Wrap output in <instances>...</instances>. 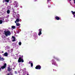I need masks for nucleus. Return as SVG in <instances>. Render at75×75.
<instances>
[{
	"label": "nucleus",
	"mask_w": 75,
	"mask_h": 75,
	"mask_svg": "<svg viewBox=\"0 0 75 75\" xmlns=\"http://www.w3.org/2000/svg\"><path fill=\"white\" fill-rule=\"evenodd\" d=\"M30 64H31V67H32L33 66V63H30Z\"/></svg>",
	"instance_id": "nucleus-19"
},
{
	"label": "nucleus",
	"mask_w": 75,
	"mask_h": 75,
	"mask_svg": "<svg viewBox=\"0 0 75 75\" xmlns=\"http://www.w3.org/2000/svg\"><path fill=\"white\" fill-rule=\"evenodd\" d=\"M15 73L16 74H17V71H15Z\"/></svg>",
	"instance_id": "nucleus-26"
},
{
	"label": "nucleus",
	"mask_w": 75,
	"mask_h": 75,
	"mask_svg": "<svg viewBox=\"0 0 75 75\" xmlns=\"http://www.w3.org/2000/svg\"><path fill=\"white\" fill-rule=\"evenodd\" d=\"M7 13L8 14H10V10H8L7 11Z\"/></svg>",
	"instance_id": "nucleus-17"
},
{
	"label": "nucleus",
	"mask_w": 75,
	"mask_h": 75,
	"mask_svg": "<svg viewBox=\"0 0 75 75\" xmlns=\"http://www.w3.org/2000/svg\"><path fill=\"white\" fill-rule=\"evenodd\" d=\"M7 75H10V74H7ZM11 75H13V74H11Z\"/></svg>",
	"instance_id": "nucleus-23"
},
{
	"label": "nucleus",
	"mask_w": 75,
	"mask_h": 75,
	"mask_svg": "<svg viewBox=\"0 0 75 75\" xmlns=\"http://www.w3.org/2000/svg\"><path fill=\"white\" fill-rule=\"evenodd\" d=\"M39 33L38 34V35L40 36L41 34H42V33H41V31H42V29H40L39 30Z\"/></svg>",
	"instance_id": "nucleus-5"
},
{
	"label": "nucleus",
	"mask_w": 75,
	"mask_h": 75,
	"mask_svg": "<svg viewBox=\"0 0 75 75\" xmlns=\"http://www.w3.org/2000/svg\"><path fill=\"white\" fill-rule=\"evenodd\" d=\"M22 59L21 58V57H19L18 60V62H21V61L22 60Z\"/></svg>",
	"instance_id": "nucleus-8"
},
{
	"label": "nucleus",
	"mask_w": 75,
	"mask_h": 75,
	"mask_svg": "<svg viewBox=\"0 0 75 75\" xmlns=\"http://www.w3.org/2000/svg\"><path fill=\"white\" fill-rule=\"evenodd\" d=\"M53 58H54V59H56V58H55V57H53Z\"/></svg>",
	"instance_id": "nucleus-29"
},
{
	"label": "nucleus",
	"mask_w": 75,
	"mask_h": 75,
	"mask_svg": "<svg viewBox=\"0 0 75 75\" xmlns=\"http://www.w3.org/2000/svg\"><path fill=\"white\" fill-rule=\"evenodd\" d=\"M41 67L40 65H38L36 66V67H35V69H41Z\"/></svg>",
	"instance_id": "nucleus-3"
},
{
	"label": "nucleus",
	"mask_w": 75,
	"mask_h": 75,
	"mask_svg": "<svg viewBox=\"0 0 75 75\" xmlns=\"http://www.w3.org/2000/svg\"><path fill=\"white\" fill-rule=\"evenodd\" d=\"M21 62H24V60L23 59L21 60Z\"/></svg>",
	"instance_id": "nucleus-22"
},
{
	"label": "nucleus",
	"mask_w": 75,
	"mask_h": 75,
	"mask_svg": "<svg viewBox=\"0 0 75 75\" xmlns=\"http://www.w3.org/2000/svg\"><path fill=\"white\" fill-rule=\"evenodd\" d=\"M19 45H21V42H19Z\"/></svg>",
	"instance_id": "nucleus-21"
},
{
	"label": "nucleus",
	"mask_w": 75,
	"mask_h": 75,
	"mask_svg": "<svg viewBox=\"0 0 75 75\" xmlns=\"http://www.w3.org/2000/svg\"><path fill=\"white\" fill-rule=\"evenodd\" d=\"M5 2V1H4V0H3V3H4Z\"/></svg>",
	"instance_id": "nucleus-28"
},
{
	"label": "nucleus",
	"mask_w": 75,
	"mask_h": 75,
	"mask_svg": "<svg viewBox=\"0 0 75 75\" xmlns=\"http://www.w3.org/2000/svg\"><path fill=\"white\" fill-rule=\"evenodd\" d=\"M1 71V68H0V71Z\"/></svg>",
	"instance_id": "nucleus-32"
},
{
	"label": "nucleus",
	"mask_w": 75,
	"mask_h": 75,
	"mask_svg": "<svg viewBox=\"0 0 75 75\" xmlns=\"http://www.w3.org/2000/svg\"><path fill=\"white\" fill-rule=\"evenodd\" d=\"M52 61V65H56V66H57L58 65L56 63V62H54L55 60L54 59H53Z\"/></svg>",
	"instance_id": "nucleus-2"
},
{
	"label": "nucleus",
	"mask_w": 75,
	"mask_h": 75,
	"mask_svg": "<svg viewBox=\"0 0 75 75\" xmlns=\"http://www.w3.org/2000/svg\"><path fill=\"white\" fill-rule=\"evenodd\" d=\"M4 54V56L5 57H7V56H8V53L7 52H5V53Z\"/></svg>",
	"instance_id": "nucleus-12"
},
{
	"label": "nucleus",
	"mask_w": 75,
	"mask_h": 75,
	"mask_svg": "<svg viewBox=\"0 0 75 75\" xmlns=\"http://www.w3.org/2000/svg\"><path fill=\"white\" fill-rule=\"evenodd\" d=\"M3 23V21L0 20V24H2Z\"/></svg>",
	"instance_id": "nucleus-18"
},
{
	"label": "nucleus",
	"mask_w": 75,
	"mask_h": 75,
	"mask_svg": "<svg viewBox=\"0 0 75 75\" xmlns=\"http://www.w3.org/2000/svg\"><path fill=\"white\" fill-rule=\"evenodd\" d=\"M20 21V18H16V21H15V23H16L17 22L18 23V22H19Z\"/></svg>",
	"instance_id": "nucleus-6"
},
{
	"label": "nucleus",
	"mask_w": 75,
	"mask_h": 75,
	"mask_svg": "<svg viewBox=\"0 0 75 75\" xmlns=\"http://www.w3.org/2000/svg\"><path fill=\"white\" fill-rule=\"evenodd\" d=\"M32 62L31 61H30L29 62V64H31Z\"/></svg>",
	"instance_id": "nucleus-25"
},
{
	"label": "nucleus",
	"mask_w": 75,
	"mask_h": 75,
	"mask_svg": "<svg viewBox=\"0 0 75 75\" xmlns=\"http://www.w3.org/2000/svg\"><path fill=\"white\" fill-rule=\"evenodd\" d=\"M12 28H13V29H14L16 28V26H11Z\"/></svg>",
	"instance_id": "nucleus-15"
},
{
	"label": "nucleus",
	"mask_w": 75,
	"mask_h": 75,
	"mask_svg": "<svg viewBox=\"0 0 75 75\" xmlns=\"http://www.w3.org/2000/svg\"><path fill=\"white\" fill-rule=\"evenodd\" d=\"M12 38L13 39V40H12V41L14 42L16 41V38L14 37V36H12Z\"/></svg>",
	"instance_id": "nucleus-7"
},
{
	"label": "nucleus",
	"mask_w": 75,
	"mask_h": 75,
	"mask_svg": "<svg viewBox=\"0 0 75 75\" xmlns=\"http://www.w3.org/2000/svg\"><path fill=\"white\" fill-rule=\"evenodd\" d=\"M4 33L6 37H7L8 35L9 36L11 35V33L9 30H5Z\"/></svg>",
	"instance_id": "nucleus-1"
},
{
	"label": "nucleus",
	"mask_w": 75,
	"mask_h": 75,
	"mask_svg": "<svg viewBox=\"0 0 75 75\" xmlns=\"http://www.w3.org/2000/svg\"><path fill=\"white\" fill-rule=\"evenodd\" d=\"M48 7H51V6H48Z\"/></svg>",
	"instance_id": "nucleus-30"
},
{
	"label": "nucleus",
	"mask_w": 75,
	"mask_h": 75,
	"mask_svg": "<svg viewBox=\"0 0 75 75\" xmlns=\"http://www.w3.org/2000/svg\"><path fill=\"white\" fill-rule=\"evenodd\" d=\"M50 0H47V2L48 3L50 1Z\"/></svg>",
	"instance_id": "nucleus-27"
},
{
	"label": "nucleus",
	"mask_w": 75,
	"mask_h": 75,
	"mask_svg": "<svg viewBox=\"0 0 75 75\" xmlns=\"http://www.w3.org/2000/svg\"><path fill=\"white\" fill-rule=\"evenodd\" d=\"M56 59L57 61H59V59L57 58H56Z\"/></svg>",
	"instance_id": "nucleus-20"
},
{
	"label": "nucleus",
	"mask_w": 75,
	"mask_h": 75,
	"mask_svg": "<svg viewBox=\"0 0 75 75\" xmlns=\"http://www.w3.org/2000/svg\"><path fill=\"white\" fill-rule=\"evenodd\" d=\"M69 1H71V0H69Z\"/></svg>",
	"instance_id": "nucleus-34"
},
{
	"label": "nucleus",
	"mask_w": 75,
	"mask_h": 75,
	"mask_svg": "<svg viewBox=\"0 0 75 75\" xmlns=\"http://www.w3.org/2000/svg\"><path fill=\"white\" fill-rule=\"evenodd\" d=\"M20 18L18 16H16V19H17V18Z\"/></svg>",
	"instance_id": "nucleus-24"
},
{
	"label": "nucleus",
	"mask_w": 75,
	"mask_h": 75,
	"mask_svg": "<svg viewBox=\"0 0 75 75\" xmlns=\"http://www.w3.org/2000/svg\"><path fill=\"white\" fill-rule=\"evenodd\" d=\"M55 19H56V20H59L60 19V18L59 17H58L57 16H56L55 17Z\"/></svg>",
	"instance_id": "nucleus-13"
},
{
	"label": "nucleus",
	"mask_w": 75,
	"mask_h": 75,
	"mask_svg": "<svg viewBox=\"0 0 75 75\" xmlns=\"http://www.w3.org/2000/svg\"><path fill=\"white\" fill-rule=\"evenodd\" d=\"M71 12L72 14L74 16L75 18V11L74 12L73 11H71Z\"/></svg>",
	"instance_id": "nucleus-11"
},
{
	"label": "nucleus",
	"mask_w": 75,
	"mask_h": 75,
	"mask_svg": "<svg viewBox=\"0 0 75 75\" xmlns=\"http://www.w3.org/2000/svg\"><path fill=\"white\" fill-rule=\"evenodd\" d=\"M74 3H75V0H74Z\"/></svg>",
	"instance_id": "nucleus-31"
},
{
	"label": "nucleus",
	"mask_w": 75,
	"mask_h": 75,
	"mask_svg": "<svg viewBox=\"0 0 75 75\" xmlns=\"http://www.w3.org/2000/svg\"><path fill=\"white\" fill-rule=\"evenodd\" d=\"M7 70L8 72H10L11 71V69L10 68V67H9L8 68Z\"/></svg>",
	"instance_id": "nucleus-9"
},
{
	"label": "nucleus",
	"mask_w": 75,
	"mask_h": 75,
	"mask_svg": "<svg viewBox=\"0 0 75 75\" xmlns=\"http://www.w3.org/2000/svg\"><path fill=\"white\" fill-rule=\"evenodd\" d=\"M4 60V59L3 57H0V61H3Z\"/></svg>",
	"instance_id": "nucleus-10"
},
{
	"label": "nucleus",
	"mask_w": 75,
	"mask_h": 75,
	"mask_svg": "<svg viewBox=\"0 0 75 75\" xmlns=\"http://www.w3.org/2000/svg\"><path fill=\"white\" fill-rule=\"evenodd\" d=\"M26 75H30L27 74Z\"/></svg>",
	"instance_id": "nucleus-33"
},
{
	"label": "nucleus",
	"mask_w": 75,
	"mask_h": 75,
	"mask_svg": "<svg viewBox=\"0 0 75 75\" xmlns=\"http://www.w3.org/2000/svg\"><path fill=\"white\" fill-rule=\"evenodd\" d=\"M16 25L17 26H20V24L19 23H16Z\"/></svg>",
	"instance_id": "nucleus-14"
},
{
	"label": "nucleus",
	"mask_w": 75,
	"mask_h": 75,
	"mask_svg": "<svg viewBox=\"0 0 75 75\" xmlns=\"http://www.w3.org/2000/svg\"><path fill=\"white\" fill-rule=\"evenodd\" d=\"M5 2H7L8 3L9 2V0H4Z\"/></svg>",
	"instance_id": "nucleus-16"
},
{
	"label": "nucleus",
	"mask_w": 75,
	"mask_h": 75,
	"mask_svg": "<svg viewBox=\"0 0 75 75\" xmlns=\"http://www.w3.org/2000/svg\"><path fill=\"white\" fill-rule=\"evenodd\" d=\"M6 66H7V64H6V63H5L3 66L1 67V69H4V68H6Z\"/></svg>",
	"instance_id": "nucleus-4"
}]
</instances>
